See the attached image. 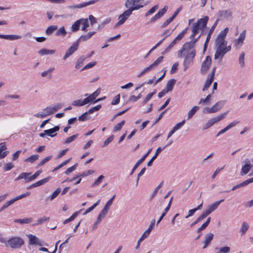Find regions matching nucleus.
<instances>
[{"label":"nucleus","mask_w":253,"mask_h":253,"mask_svg":"<svg viewBox=\"0 0 253 253\" xmlns=\"http://www.w3.org/2000/svg\"><path fill=\"white\" fill-rule=\"evenodd\" d=\"M159 5L157 4L153 6L150 8L145 14V16L147 17L152 14H153L158 8Z\"/></svg>","instance_id":"47"},{"label":"nucleus","mask_w":253,"mask_h":253,"mask_svg":"<svg viewBox=\"0 0 253 253\" xmlns=\"http://www.w3.org/2000/svg\"><path fill=\"white\" fill-rule=\"evenodd\" d=\"M188 30V28L184 29L180 33H179L176 37L171 42L169 45L165 49V52L169 51L177 43L180 41L183 38Z\"/></svg>","instance_id":"8"},{"label":"nucleus","mask_w":253,"mask_h":253,"mask_svg":"<svg viewBox=\"0 0 253 253\" xmlns=\"http://www.w3.org/2000/svg\"><path fill=\"white\" fill-rule=\"evenodd\" d=\"M248 184V181H247V180H246L242 182V183H241L239 184H237V185L234 186V187H233L232 190L234 191L238 188L245 186L247 185Z\"/></svg>","instance_id":"58"},{"label":"nucleus","mask_w":253,"mask_h":253,"mask_svg":"<svg viewBox=\"0 0 253 253\" xmlns=\"http://www.w3.org/2000/svg\"><path fill=\"white\" fill-rule=\"evenodd\" d=\"M218 22V19H216V20L214 22V24L212 25V26H211V28L210 30H209V32H208V35H207V38L206 40V42L204 43V52H205L207 49L208 43H209V42L211 39V36L216 26H217Z\"/></svg>","instance_id":"14"},{"label":"nucleus","mask_w":253,"mask_h":253,"mask_svg":"<svg viewBox=\"0 0 253 253\" xmlns=\"http://www.w3.org/2000/svg\"><path fill=\"white\" fill-rule=\"evenodd\" d=\"M144 0H126L124 3L125 7L133 12L137 10L144 6L143 2Z\"/></svg>","instance_id":"4"},{"label":"nucleus","mask_w":253,"mask_h":253,"mask_svg":"<svg viewBox=\"0 0 253 253\" xmlns=\"http://www.w3.org/2000/svg\"><path fill=\"white\" fill-rule=\"evenodd\" d=\"M99 0H90L88 1L82 2L83 8L95 4Z\"/></svg>","instance_id":"57"},{"label":"nucleus","mask_w":253,"mask_h":253,"mask_svg":"<svg viewBox=\"0 0 253 253\" xmlns=\"http://www.w3.org/2000/svg\"><path fill=\"white\" fill-rule=\"evenodd\" d=\"M61 192V189L60 188H58L56 189V190L52 193V195L50 196L49 199L50 201H52L54 199H55L58 194Z\"/></svg>","instance_id":"61"},{"label":"nucleus","mask_w":253,"mask_h":253,"mask_svg":"<svg viewBox=\"0 0 253 253\" xmlns=\"http://www.w3.org/2000/svg\"><path fill=\"white\" fill-rule=\"evenodd\" d=\"M61 107V106L59 104H57L52 106H48L45 108V109L47 110L49 115H50L51 114H52L57 111Z\"/></svg>","instance_id":"20"},{"label":"nucleus","mask_w":253,"mask_h":253,"mask_svg":"<svg viewBox=\"0 0 253 253\" xmlns=\"http://www.w3.org/2000/svg\"><path fill=\"white\" fill-rule=\"evenodd\" d=\"M185 120H183L181 122L176 124L173 127L172 129H174L175 130V131H176L179 130V129H180L185 124Z\"/></svg>","instance_id":"56"},{"label":"nucleus","mask_w":253,"mask_h":253,"mask_svg":"<svg viewBox=\"0 0 253 253\" xmlns=\"http://www.w3.org/2000/svg\"><path fill=\"white\" fill-rule=\"evenodd\" d=\"M50 178H51L50 176L47 177L45 178H43V179H42L41 180H39V181H37V182L33 184V185L31 187H38V186H41V185L47 183L48 181H49V180L50 179Z\"/></svg>","instance_id":"35"},{"label":"nucleus","mask_w":253,"mask_h":253,"mask_svg":"<svg viewBox=\"0 0 253 253\" xmlns=\"http://www.w3.org/2000/svg\"><path fill=\"white\" fill-rule=\"evenodd\" d=\"M213 234L212 233H209L205 236V240L204 241V246L203 249H206L210 244L211 240L213 239Z\"/></svg>","instance_id":"33"},{"label":"nucleus","mask_w":253,"mask_h":253,"mask_svg":"<svg viewBox=\"0 0 253 253\" xmlns=\"http://www.w3.org/2000/svg\"><path fill=\"white\" fill-rule=\"evenodd\" d=\"M84 60L85 58L84 57H81L78 59L76 62L75 68L76 69L80 68L83 65Z\"/></svg>","instance_id":"49"},{"label":"nucleus","mask_w":253,"mask_h":253,"mask_svg":"<svg viewBox=\"0 0 253 253\" xmlns=\"http://www.w3.org/2000/svg\"><path fill=\"white\" fill-rule=\"evenodd\" d=\"M100 203V200H98L95 204H94L92 206L87 209L85 212L83 213L84 215H85L88 212L92 211L97 206H98Z\"/></svg>","instance_id":"52"},{"label":"nucleus","mask_w":253,"mask_h":253,"mask_svg":"<svg viewBox=\"0 0 253 253\" xmlns=\"http://www.w3.org/2000/svg\"><path fill=\"white\" fill-rule=\"evenodd\" d=\"M250 227L249 224L246 221H243L240 228V233L241 235L246 233Z\"/></svg>","instance_id":"26"},{"label":"nucleus","mask_w":253,"mask_h":253,"mask_svg":"<svg viewBox=\"0 0 253 253\" xmlns=\"http://www.w3.org/2000/svg\"><path fill=\"white\" fill-rule=\"evenodd\" d=\"M224 103L222 101H219L215 103L212 107L211 109L213 113L219 111L224 106Z\"/></svg>","instance_id":"25"},{"label":"nucleus","mask_w":253,"mask_h":253,"mask_svg":"<svg viewBox=\"0 0 253 253\" xmlns=\"http://www.w3.org/2000/svg\"><path fill=\"white\" fill-rule=\"evenodd\" d=\"M224 201V199H221L218 201L209 205L208 209L206 210L209 214H211L212 211H215L218 208L220 204Z\"/></svg>","instance_id":"19"},{"label":"nucleus","mask_w":253,"mask_h":253,"mask_svg":"<svg viewBox=\"0 0 253 253\" xmlns=\"http://www.w3.org/2000/svg\"><path fill=\"white\" fill-rule=\"evenodd\" d=\"M72 104L75 107H81L85 105L84 99L75 100L72 102Z\"/></svg>","instance_id":"42"},{"label":"nucleus","mask_w":253,"mask_h":253,"mask_svg":"<svg viewBox=\"0 0 253 253\" xmlns=\"http://www.w3.org/2000/svg\"><path fill=\"white\" fill-rule=\"evenodd\" d=\"M55 35L57 37L62 36L65 37L67 35V31H66L64 27L62 26L56 30Z\"/></svg>","instance_id":"41"},{"label":"nucleus","mask_w":253,"mask_h":253,"mask_svg":"<svg viewBox=\"0 0 253 253\" xmlns=\"http://www.w3.org/2000/svg\"><path fill=\"white\" fill-rule=\"evenodd\" d=\"M200 37L201 35L195 40H192L189 42H185L177 52V56L179 58L184 57L183 62L184 71H186L193 62L196 54L194 46Z\"/></svg>","instance_id":"1"},{"label":"nucleus","mask_w":253,"mask_h":253,"mask_svg":"<svg viewBox=\"0 0 253 253\" xmlns=\"http://www.w3.org/2000/svg\"><path fill=\"white\" fill-rule=\"evenodd\" d=\"M132 12L126 9L118 17V21L116 23L114 26L115 28H117L122 25H123L126 21L128 19L130 16L132 14Z\"/></svg>","instance_id":"7"},{"label":"nucleus","mask_w":253,"mask_h":253,"mask_svg":"<svg viewBox=\"0 0 253 253\" xmlns=\"http://www.w3.org/2000/svg\"><path fill=\"white\" fill-rule=\"evenodd\" d=\"M8 153L5 143L0 144V159L5 158Z\"/></svg>","instance_id":"21"},{"label":"nucleus","mask_w":253,"mask_h":253,"mask_svg":"<svg viewBox=\"0 0 253 253\" xmlns=\"http://www.w3.org/2000/svg\"><path fill=\"white\" fill-rule=\"evenodd\" d=\"M209 20L208 16H204L202 18L198 19L196 22L194 23L192 27V34L190 37L191 40H195V36L198 34L200 30H204L207 27L208 22Z\"/></svg>","instance_id":"3"},{"label":"nucleus","mask_w":253,"mask_h":253,"mask_svg":"<svg viewBox=\"0 0 253 253\" xmlns=\"http://www.w3.org/2000/svg\"><path fill=\"white\" fill-rule=\"evenodd\" d=\"M80 19L75 21L71 27V30L72 32H77L80 29Z\"/></svg>","instance_id":"40"},{"label":"nucleus","mask_w":253,"mask_h":253,"mask_svg":"<svg viewBox=\"0 0 253 253\" xmlns=\"http://www.w3.org/2000/svg\"><path fill=\"white\" fill-rule=\"evenodd\" d=\"M228 32L229 28L227 27L225 28L219 33L215 39L216 50L214 55V58L215 60H221L225 54L231 49V45H228V42L225 40Z\"/></svg>","instance_id":"2"},{"label":"nucleus","mask_w":253,"mask_h":253,"mask_svg":"<svg viewBox=\"0 0 253 253\" xmlns=\"http://www.w3.org/2000/svg\"><path fill=\"white\" fill-rule=\"evenodd\" d=\"M14 222L20 224H28L33 221V218L31 217L25 218L23 219H17L14 220Z\"/></svg>","instance_id":"39"},{"label":"nucleus","mask_w":253,"mask_h":253,"mask_svg":"<svg viewBox=\"0 0 253 253\" xmlns=\"http://www.w3.org/2000/svg\"><path fill=\"white\" fill-rule=\"evenodd\" d=\"M80 26H82L81 30L85 31L86 29L89 27L88 20L87 18H81L80 19Z\"/></svg>","instance_id":"31"},{"label":"nucleus","mask_w":253,"mask_h":253,"mask_svg":"<svg viewBox=\"0 0 253 253\" xmlns=\"http://www.w3.org/2000/svg\"><path fill=\"white\" fill-rule=\"evenodd\" d=\"M95 33V32H89L86 34L83 35L80 37L77 42H79L80 41H86L91 38Z\"/></svg>","instance_id":"30"},{"label":"nucleus","mask_w":253,"mask_h":253,"mask_svg":"<svg viewBox=\"0 0 253 253\" xmlns=\"http://www.w3.org/2000/svg\"><path fill=\"white\" fill-rule=\"evenodd\" d=\"M152 151V149H150L148 152L140 159H139L137 163L135 164L134 166L133 167L131 172L130 173V175H132L135 170L138 167V166L145 160V159L147 157L149 154Z\"/></svg>","instance_id":"17"},{"label":"nucleus","mask_w":253,"mask_h":253,"mask_svg":"<svg viewBox=\"0 0 253 253\" xmlns=\"http://www.w3.org/2000/svg\"><path fill=\"white\" fill-rule=\"evenodd\" d=\"M167 147V146H165L163 147H159L155 153V155L153 156L151 159L147 163V166L148 167H151L152 165V163L153 161L157 158L159 154L161 152V151L164 149H165Z\"/></svg>","instance_id":"18"},{"label":"nucleus","mask_w":253,"mask_h":253,"mask_svg":"<svg viewBox=\"0 0 253 253\" xmlns=\"http://www.w3.org/2000/svg\"><path fill=\"white\" fill-rule=\"evenodd\" d=\"M22 36L17 35H0V39H3L10 41L20 40Z\"/></svg>","instance_id":"16"},{"label":"nucleus","mask_w":253,"mask_h":253,"mask_svg":"<svg viewBox=\"0 0 253 253\" xmlns=\"http://www.w3.org/2000/svg\"><path fill=\"white\" fill-rule=\"evenodd\" d=\"M58 27L56 25H51L49 26L47 29L46 30L45 33L47 35H50L52 34V33L57 30Z\"/></svg>","instance_id":"46"},{"label":"nucleus","mask_w":253,"mask_h":253,"mask_svg":"<svg viewBox=\"0 0 253 253\" xmlns=\"http://www.w3.org/2000/svg\"><path fill=\"white\" fill-rule=\"evenodd\" d=\"M33 116L34 117L42 119L49 115L48 114L47 110L44 108L42 111L35 114Z\"/></svg>","instance_id":"37"},{"label":"nucleus","mask_w":253,"mask_h":253,"mask_svg":"<svg viewBox=\"0 0 253 253\" xmlns=\"http://www.w3.org/2000/svg\"><path fill=\"white\" fill-rule=\"evenodd\" d=\"M227 114V112L220 114V115H219L215 117L211 118V119H210V120L211 121V122L212 123V125H213L215 124H216V123L220 122V121L222 120L223 119H224L225 118V117L226 116Z\"/></svg>","instance_id":"22"},{"label":"nucleus","mask_w":253,"mask_h":253,"mask_svg":"<svg viewBox=\"0 0 253 253\" xmlns=\"http://www.w3.org/2000/svg\"><path fill=\"white\" fill-rule=\"evenodd\" d=\"M88 114V113L87 112H85L81 116H80L79 117V120L80 121L83 122V121H86L87 120H88L90 118V117L89 116H88V115H87Z\"/></svg>","instance_id":"63"},{"label":"nucleus","mask_w":253,"mask_h":253,"mask_svg":"<svg viewBox=\"0 0 253 253\" xmlns=\"http://www.w3.org/2000/svg\"><path fill=\"white\" fill-rule=\"evenodd\" d=\"M52 156H49L46 157L45 158H43L38 165V167H40L42 166L44 164L48 162L50 159H51Z\"/></svg>","instance_id":"60"},{"label":"nucleus","mask_w":253,"mask_h":253,"mask_svg":"<svg viewBox=\"0 0 253 253\" xmlns=\"http://www.w3.org/2000/svg\"><path fill=\"white\" fill-rule=\"evenodd\" d=\"M175 83L176 80L175 79H172L169 80L168 82L166 88L165 89L166 90V91L168 92L169 91H171L174 87V84H175Z\"/></svg>","instance_id":"29"},{"label":"nucleus","mask_w":253,"mask_h":253,"mask_svg":"<svg viewBox=\"0 0 253 253\" xmlns=\"http://www.w3.org/2000/svg\"><path fill=\"white\" fill-rule=\"evenodd\" d=\"M49 217H47L46 216H43L41 218H40L37 220V222L34 224V225L36 226L39 224H42L43 222L49 221Z\"/></svg>","instance_id":"54"},{"label":"nucleus","mask_w":253,"mask_h":253,"mask_svg":"<svg viewBox=\"0 0 253 253\" xmlns=\"http://www.w3.org/2000/svg\"><path fill=\"white\" fill-rule=\"evenodd\" d=\"M59 127L58 126H55L53 128L44 130L45 133H46V135L53 137L57 135L56 132L58 131L59 130Z\"/></svg>","instance_id":"24"},{"label":"nucleus","mask_w":253,"mask_h":253,"mask_svg":"<svg viewBox=\"0 0 253 253\" xmlns=\"http://www.w3.org/2000/svg\"><path fill=\"white\" fill-rule=\"evenodd\" d=\"M54 68L51 67L46 71H44L41 73L42 77H46L49 76V77L51 76V73L54 71Z\"/></svg>","instance_id":"45"},{"label":"nucleus","mask_w":253,"mask_h":253,"mask_svg":"<svg viewBox=\"0 0 253 253\" xmlns=\"http://www.w3.org/2000/svg\"><path fill=\"white\" fill-rule=\"evenodd\" d=\"M232 13L229 10H221L218 11L217 18L219 20L227 19L231 17Z\"/></svg>","instance_id":"12"},{"label":"nucleus","mask_w":253,"mask_h":253,"mask_svg":"<svg viewBox=\"0 0 253 253\" xmlns=\"http://www.w3.org/2000/svg\"><path fill=\"white\" fill-rule=\"evenodd\" d=\"M163 59L164 57L163 56H161L150 65L152 69H154L159 66V65L162 62Z\"/></svg>","instance_id":"44"},{"label":"nucleus","mask_w":253,"mask_h":253,"mask_svg":"<svg viewBox=\"0 0 253 253\" xmlns=\"http://www.w3.org/2000/svg\"><path fill=\"white\" fill-rule=\"evenodd\" d=\"M212 59L211 56H207L202 62L200 72L202 74H205L211 66Z\"/></svg>","instance_id":"9"},{"label":"nucleus","mask_w":253,"mask_h":253,"mask_svg":"<svg viewBox=\"0 0 253 253\" xmlns=\"http://www.w3.org/2000/svg\"><path fill=\"white\" fill-rule=\"evenodd\" d=\"M216 250H218V251L216 253H228L230 251V248L225 246L219 249L216 248Z\"/></svg>","instance_id":"51"},{"label":"nucleus","mask_w":253,"mask_h":253,"mask_svg":"<svg viewBox=\"0 0 253 253\" xmlns=\"http://www.w3.org/2000/svg\"><path fill=\"white\" fill-rule=\"evenodd\" d=\"M27 236L29 239V244L30 245H38L39 246H42L43 245V242L42 240H40L38 237L36 236L33 235L32 234H28L27 235Z\"/></svg>","instance_id":"13"},{"label":"nucleus","mask_w":253,"mask_h":253,"mask_svg":"<svg viewBox=\"0 0 253 253\" xmlns=\"http://www.w3.org/2000/svg\"><path fill=\"white\" fill-rule=\"evenodd\" d=\"M31 174V172H22L17 178H16L15 180L18 181L22 179H25L26 182H30V181H28V180L30 177L29 176Z\"/></svg>","instance_id":"38"},{"label":"nucleus","mask_w":253,"mask_h":253,"mask_svg":"<svg viewBox=\"0 0 253 253\" xmlns=\"http://www.w3.org/2000/svg\"><path fill=\"white\" fill-rule=\"evenodd\" d=\"M78 134H75L71 136L67 137L63 142L64 144H68L75 140L78 137Z\"/></svg>","instance_id":"43"},{"label":"nucleus","mask_w":253,"mask_h":253,"mask_svg":"<svg viewBox=\"0 0 253 253\" xmlns=\"http://www.w3.org/2000/svg\"><path fill=\"white\" fill-rule=\"evenodd\" d=\"M79 45V42L76 41V42H74L66 52L63 57V59L65 60L69 56L72 55L78 49Z\"/></svg>","instance_id":"11"},{"label":"nucleus","mask_w":253,"mask_h":253,"mask_svg":"<svg viewBox=\"0 0 253 253\" xmlns=\"http://www.w3.org/2000/svg\"><path fill=\"white\" fill-rule=\"evenodd\" d=\"M24 243V241L22 238L19 236H12L7 240L5 246L13 249H17L20 248Z\"/></svg>","instance_id":"5"},{"label":"nucleus","mask_w":253,"mask_h":253,"mask_svg":"<svg viewBox=\"0 0 253 253\" xmlns=\"http://www.w3.org/2000/svg\"><path fill=\"white\" fill-rule=\"evenodd\" d=\"M245 164L242 167L241 169V174L242 175H245L247 174L250 171L252 166L251 165L249 160L245 161Z\"/></svg>","instance_id":"23"},{"label":"nucleus","mask_w":253,"mask_h":253,"mask_svg":"<svg viewBox=\"0 0 253 253\" xmlns=\"http://www.w3.org/2000/svg\"><path fill=\"white\" fill-rule=\"evenodd\" d=\"M39 155H37V154H36V155H33L31 156H30V157L27 158L25 161V162H30L31 163H34L35 161H36V160H37L38 159H39Z\"/></svg>","instance_id":"53"},{"label":"nucleus","mask_w":253,"mask_h":253,"mask_svg":"<svg viewBox=\"0 0 253 253\" xmlns=\"http://www.w3.org/2000/svg\"><path fill=\"white\" fill-rule=\"evenodd\" d=\"M109 210L103 208V209L101 211L100 213L98 214L97 219H98V222H101L102 219H103L107 214L108 213Z\"/></svg>","instance_id":"36"},{"label":"nucleus","mask_w":253,"mask_h":253,"mask_svg":"<svg viewBox=\"0 0 253 253\" xmlns=\"http://www.w3.org/2000/svg\"><path fill=\"white\" fill-rule=\"evenodd\" d=\"M155 223V220L154 219L152 220L148 229L146 231H145L144 232L146 233V234H147L148 235H149L151 231L154 228Z\"/></svg>","instance_id":"55"},{"label":"nucleus","mask_w":253,"mask_h":253,"mask_svg":"<svg viewBox=\"0 0 253 253\" xmlns=\"http://www.w3.org/2000/svg\"><path fill=\"white\" fill-rule=\"evenodd\" d=\"M156 91L154 90L153 92L148 94L143 102V104L144 105V104H146L152 98V97L156 93Z\"/></svg>","instance_id":"62"},{"label":"nucleus","mask_w":253,"mask_h":253,"mask_svg":"<svg viewBox=\"0 0 253 253\" xmlns=\"http://www.w3.org/2000/svg\"><path fill=\"white\" fill-rule=\"evenodd\" d=\"M245 54L244 52H242L240 55L239 58V64L241 67H243L245 64L244 59H245Z\"/></svg>","instance_id":"59"},{"label":"nucleus","mask_w":253,"mask_h":253,"mask_svg":"<svg viewBox=\"0 0 253 253\" xmlns=\"http://www.w3.org/2000/svg\"><path fill=\"white\" fill-rule=\"evenodd\" d=\"M199 109V107L197 106H193L191 109H190L188 113H187V120H190L191 119L194 115L196 114V113L198 111V110Z\"/></svg>","instance_id":"32"},{"label":"nucleus","mask_w":253,"mask_h":253,"mask_svg":"<svg viewBox=\"0 0 253 253\" xmlns=\"http://www.w3.org/2000/svg\"><path fill=\"white\" fill-rule=\"evenodd\" d=\"M246 37V32L244 30L240 33L238 38L234 40V45L236 48H240L243 45Z\"/></svg>","instance_id":"10"},{"label":"nucleus","mask_w":253,"mask_h":253,"mask_svg":"<svg viewBox=\"0 0 253 253\" xmlns=\"http://www.w3.org/2000/svg\"><path fill=\"white\" fill-rule=\"evenodd\" d=\"M149 235H148L146 233L144 232L143 234L141 235V237L139 239V240L137 241V244L136 246V249H137L139 248L140 244L141 242H142L144 239L147 238Z\"/></svg>","instance_id":"50"},{"label":"nucleus","mask_w":253,"mask_h":253,"mask_svg":"<svg viewBox=\"0 0 253 253\" xmlns=\"http://www.w3.org/2000/svg\"><path fill=\"white\" fill-rule=\"evenodd\" d=\"M30 195V192H27L25 193L22 194L20 195L17 196L10 200L7 201L5 202L2 206L0 209V211H2L4 210L7 209L8 207H9L10 205L13 204L16 201L19 200L20 199H22L23 198H24Z\"/></svg>","instance_id":"6"},{"label":"nucleus","mask_w":253,"mask_h":253,"mask_svg":"<svg viewBox=\"0 0 253 253\" xmlns=\"http://www.w3.org/2000/svg\"><path fill=\"white\" fill-rule=\"evenodd\" d=\"M168 9V7L167 6H165L163 8L160 9L159 11L153 17L151 18L150 19V22L153 23L157 20L160 19L167 12Z\"/></svg>","instance_id":"15"},{"label":"nucleus","mask_w":253,"mask_h":253,"mask_svg":"<svg viewBox=\"0 0 253 253\" xmlns=\"http://www.w3.org/2000/svg\"><path fill=\"white\" fill-rule=\"evenodd\" d=\"M55 52V50L54 49H47L46 48H42L38 51V53L42 56L48 55V54H53Z\"/></svg>","instance_id":"34"},{"label":"nucleus","mask_w":253,"mask_h":253,"mask_svg":"<svg viewBox=\"0 0 253 253\" xmlns=\"http://www.w3.org/2000/svg\"><path fill=\"white\" fill-rule=\"evenodd\" d=\"M77 164H76L73 166L68 168L67 170L65 171V174L66 175H69L70 173L74 171L77 168Z\"/></svg>","instance_id":"64"},{"label":"nucleus","mask_w":253,"mask_h":253,"mask_svg":"<svg viewBox=\"0 0 253 253\" xmlns=\"http://www.w3.org/2000/svg\"><path fill=\"white\" fill-rule=\"evenodd\" d=\"M125 120L122 121L120 123L117 124L114 127L113 131L114 132H116V131H118L122 129L123 126L125 125Z\"/></svg>","instance_id":"48"},{"label":"nucleus","mask_w":253,"mask_h":253,"mask_svg":"<svg viewBox=\"0 0 253 253\" xmlns=\"http://www.w3.org/2000/svg\"><path fill=\"white\" fill-rule=\"evenodd\" d=\"M211 97L212 94H209L207 96L206 98H201L199 101V104L202 105L210 104L211 102Z\"/></svg>","instance_id":"27"},{"label":"nucleus","mask_w":253,"mask_h":253,"mask_svg":"<svg viewBox=\"0 0 253 253\" xmlns=\"http://www.w3.org/2000/svg\"><path fill=\"white\" fill-rule=\"evenodd\" d=\"M213 80V75L212 76H209L205 83L202 89L203 91L207 90L210 85H211L212 81Z\"/></svg>","instance_id":"28"}]
</instances>
